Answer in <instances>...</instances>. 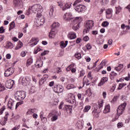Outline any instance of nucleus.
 <instances>
[{"label":"nucleus","mask_w":130,"mask_h":130,"mask_svg":"<svg viewBox=\"0 0 130 130\" xmlns=\"http://www.w3.org/2000/svg\"><path fill=\"white\" fill-rule=\"evenodd\" d=\"M63 20L67 22H69L71 20H72V24H73V29L75 31H77V30L80 28V22L78 23V22H81V21H82V18L76 17L73 18V17H72V13H66L63 16Z\"/></svg>","instance_id":"nucleus-1"},{"label":"nucleus","mask_w":130,"mask_h":130,"mask_svg":"<svg viewBox=\"0 0 130 130\" xmlns=\"http://www.w3.org/2000/svg\"><path fill=\"white\" fill-rule=\"evenodd\" d=\"M93 26H94L93 20H87L84 25L85 29L83 30V34H87V33H89L90 29L93 28Z\"/></svg>","instance_id":"nucleus-2"},{"label":"nucleus","mask_w":130,"mask_h":130,"mask_svg":"<svg viewBox=\"0 0 130 130\" xmlns=\"http://www.w3.org/2000/svg\"><path fill=\"white\" fill-rule=\"evenodd\" d=\"M125 106H126V103L124 102L122 104L118 107L117 109V114L118 116H115L116 119H118L120 115H121V114L124 112V110H125Z\"/></svg>","instance_id":"nucleus-3"},{"label":"nucleus","mask_w":130,"mask_h":130,"mask_svg":"<svg viewBox=\"0 0 130 130\" xmlns=\"http://www.w3.org/2000/svg\"><path fill=\"white\" fill-rule=\"evenodd\" d=\"M15 98L17 101H22L26 98V92L24 91H17L15 94Z\"/></svg>","instance_id":"nucleus-4"},{"label":"nucleus","mask_w":130,"mask_h":130,"mask_svg":"<svg viewBox=\"0 0 130 130\" xmlns=\"http://www.w3.org/2000/svg\"><path fill=\"white\" fill-rule=\"evenodd\" d=\"M65 101L68 102V103H71V104H73L75 108L77 107V106H78V104H79V103L76 101L75 96H73L72 98L70 97L66 99Z\"/></svg>","instance_id":"nucleus-5"},{"label":"nucleus","mask_w":130,"mask_h":130,"mask_svg":"<svg viewBox=\"0 0 130 130\" xmlns=\"http://www.w3.org/2000/svg\"><path fill=\"white\" fill-rule=\"evenodd\" d=\"M53 91L55 93L59 94V93H61L63 91V86L58 85H55L53 88Z\"/></svg>","instance_id":"nucleus-6"},{"label":"nucleus","mask_w":130,"mask_h":130,"mask_svg":"<svg viewBox=\"0 0 130 130\" xmlns=\"http://www.w3.org/2000/svg\"><path fill=\"white\" fill-rule=\"evenodd\" d=\"M14 84L15 82H14V80L9 79L6 82L5 86L8 89H12Z\"/></svg>","instance_id":"nucleus-7"},{"label":"nucleus","mask_w":130,"mask_h":130,"mask_svg":"<svg viewBox=\"0 0 130 130\" xmlns=\"http://www.w3.org/2000/svg\"><path fill=\"white\" fill-rule=\"evenodd\" d=\"M74 9L77 12H78V13H83V12H84V10L86 9V7L84 5H78Z\"/></svg>","instance_id":"nucleus-8"},{"label":"nucleus","mask_w":130,"mask_h":130,"mask_svg":"<svg viewBox=\"0 0 130 130\" xmlns=\"http://www.w3.org/2000/svg\"><path fill=\"white\" fill-rule=\"evenodd\" d=\"M14 73V70L12 68H9L5 72V77H10V76L13 75Z\"/></svg>","instance_id":"nucleus-9"},{"label":"nucleus","mask_w":130,"mask_h":130,"mask_svg":"<svg viewBox=\"0 0 130 130\" xmlns=\"http://www.w3.org/2000/svg\"><path fill=\"white\" fill-rule=\"evenodd\" d=\"M37 26L39 27V26H42L45 23V19L43 18L41 19H38L36 20Z\"/></svg>","instance_id":"nucleus-10"},{"label":"nucleus","mask_w":130,"mask_h":130,"mask_svg":"<svg viewBox=\"0 0 130 130\" xmlns=\"http://www.w3.org/2000/svg\"><path fill=\"white\" fill-rule=\"evenodd\" d=\"M48 78V75H44V76L39 80L40 86L43 85L44 84V82L46 81V80H47Z\"/></svg>","instance_id":"nucleus-11"},{"label":"nucleus","mask_w":130,"mask_h":130,"mask_svg":"<svg viewBox=\"0 0 130 130\" xmlns=\"http://www.w3.org/2000/svg\"><path fill=\"white\" fill-rule=\"evenodd\" d=\"M107 81H108V78L107 77L102 78L100 82L98 84V86L99 87H101V86H103V85L105 84V83H106Z\"/></svg>","instance_id":"nucleus-12"},{"label":"nucleus","mask_w":130,"mask_h":130,"mask_svg":"<svg viewBox=\"0 0 130 130\" xmlns=\"http://www.w3.org/2000/svg\"><path fill=\"white\" fill-rule=\"evenodd\" d=\"M73 106L66 105L64 107V110H66L68 113H72L73 112Z\"/></svg>","instance_id":"nucleus-13"},{"label":"nucleus","mask_w":130,"mask_h":130,"mask_svg":"<svg viewBox=\"0 0 130 130\" xmlns=\"http://www.w3.org/2000/svg\"><path fill=\"white\" fill-rule=\"evenodd\" d=\"M21 83L23 86L29 85V78H28V77H23L22 79Z\"/></svg>","instance_id":"nucleus-14"},{"label":"nucleus","mask_w":130,"mask_h":130,"mask_svg":"<svg viewBox=\"0 0 130 130\" xmlns=\"http://www.w3.org/2000/svg\"><path fill=\"white\" fill-rule=\"evenodd\" d=\"M68 37L69 39H76L77 38V35L75 32H71L68 34Z\"/></svg>","instance_id":"nucleus-15"},{"label":"nucleus","mask_w":130,"mask_h":130,"mask_svg":"<svg viewBox=\"0 0 130 130\" xmlns=\"http://www.w3.org/2000/svg\"><path fill=\"white\" fill-rule=\"evenodd\" d=\"M68 43H69V41H66L65 42L63 41H61L60 42V46L61 48H66L68 45Z\"/></svg>","instance_id":"nucleus-16"},{"label":"nucleus","mask_w":130,"mask_h":130,"mask_svg":"<svg viewBox=\"0 0 130 130\" xmlns=\"http://www.w3.org/2000/svg\"><path fill=\"white\" fill-rule=\"evenodd\" d=\"M70 8H71V5H70L69 3H66L61 7L62 11H66V10H68V9H70Z\"/></svg>","instance_id":"nucleus-17"},{"label":"nucleus","mask_w":130,"mask_h":130,"mask_svg":"<svg viewBox=\"0 0 130 130\" xmlns=\"http://www.w3.org/2000/svg\"><path fill=\"white\" fill-rule=\"evenodd\" d=\"M54 9H55V6L52 5L50 6V11H49V15L50 17H52L53 16V13L54 12Z\"/></svg>","instance_id":"nucleus-18"},{"label":"nucleus","mask_w":130,"mask_h":130,"mask_svg":"<svg viewBox=\"0 0 130 130\" xmlns=\"http://www.w3.org/2000/svg\"><path fill=\"white\" fill-rule=\"evenodd\" d=\"M23 43L21 41H19L16 45V47L15 48V50H18L20 49V48H22V47H23Z\"/></svg>","instance_id":"nucleus-19"},{"label":"nucleus","mask_w":130,"mask_h":130,"mask_svg":"<svg viewBox=\"0 0 130 130\" xmlns=\"http://www.w3.org/2000/svg\"><path fill=\"white\" fill-rule=\"evenodd\" d=\"M112 11V9H108L106 10V18L107 19H110L111 18V12Z\"/></svg>","instance_id":"nucleus-20"},{"label":"nucleus","mask_w":130,"mask_h":130,"mask_svg":"<svg viewBox=\"0 0 130 130\" xmlns=\"http://www.w3.org/2000/svg\"><path fill=\"white\" fill-rule=\"evenodd\" d=\"M14 105H15V102L13 101H9L8 103V107L10 109H13L14 108Z\"/></svg>","instance_id":"nucleus-21"},{"label":"nucleus","mask_w":130,"mask_h":130,"mask_svg":"<svg viewBox=\"0 0 130 130\" xmlns=\"http://www.w3.org/2000/svg\"><path fill=\"white\" fill-rule=\"evenodd\" d=\"M38 6L37 4L34 5L31 7V10L32 13H37L38 12Z\"/></svg>","instance_id":"nucleus-22"},{"label":"nucleus","mask_w":130,"mask_h":130,"mask_svg":"<svg viewBox=\"0 0 130 130\" xmlns=\"http://www.w3.org/2000/svg\"><path fill=\"white\" fill-rule=\"evenodd\" d=\"M76 126L78 128L82 129L84 126V123L81 121H78L76 123Z\"/></svg>","instance_id":"nucleus-23"},{"label":"nucleus","mask_w":130,"mask_h":130,"mask_svg":"<svg viewBox=\"0 0 130 130\" xmlns=\"http://www.w3.org/2000/svg\"><path fill=\"white\" fill-rule=\"evenodd\" d=\"M35 112H36V109H30L28 110L26 112V114L27 115H30L31 114H33Z\"/></svg>","instance_id":"nucleus-24"},{"label":"nucleus","mask_w":130,"mask_h":130,"mask_svg":"<svg viewBox=\"0 0 130 130\" xmlns=\"http://www.w3.org/2000/svg\"><path fill=\"white\" fill-rule=\"evenodd\" d=\"M108 112H110V106L109 105L106 106L104 110V113H108Z\"/></svg>","instance_id":"nucleus-25"},{"label":"nucleus","mask_w":130,"mask_h":130,"mask_svg":"<svg viewBox=\"0 0 130 130\" xmlns=\"http://www.w3.org/2000/svg\"><path fill=\"white\" fill-rule=\"evenodd\" d=\"M22 3V0H14V3L16 7H20Z\"/></svg>","instance_id":"nucleus-26"},{"label":"nucleus","mask_w":130,"mask_h":130,"mask_svg":"<svg viewBox=\"0 0 130 130\" xmlns=\"http://www.w3.org/2000/svg\"><path fill=\"white\" fill-rule=\"evenodd\" d=\"M123 68V64H120L119 66L115 68V71H117V72H120L121 71V69Z\"/></svg>","instance_id":"nucleus-27"},{"label":"nucleus","mask_w":130,"mask_h":130,"mask_svg":"<svg viewBox=\"0 0 130 130\" xmlns=\"http://www.w3.org/2000/svg\"><path fill=\"white\" fill-rule=\"evenodd\" d=\"M54 36H55V32L51 30L49 34V38H54Z\"/></svg>","instance_id":"nucleus-28"},{"label":"nucleus","mask_w":130,"mask_h":130,"mask_svg":"<svg viewBox=\"0 0 130 130\" xmlns=\"http://www.w3.org/2000/svg\"><path fill=\"white\" fill-rule=\"evenodd\" d=\"M32 62H33V59H32V58H29L27 60L26 66L27 67H29V66L32 64Z\"/></svg>","instance_id":"nucleus-29"},{"label":"nucleus","mask_w":130,"mask_h":130,"mask_svg":"<svg viewBox=\"0 0 130 130\" xmlns=\"http://www.w3.org/2000/svg\"><path fill=\"white\" fill-rule=\"evenodd\" d=\"M86 77V76H84L83 81V83L86 84L87 86H89L90 85V81L88 79H85V78Z\"/></svg>","instance_id":"nucleus-30"},{"label":"nucleus","mask_w":130,"mask_h":130,"mask_svg":"<svg viewBox=\"0 0 130 130\" xmlns=\"http://www.w3.org/2000/svg\"><path fill=\"white\" fill-rule=\"evenodd\" d=\"M38 6V13H42L43 12V8L40 5H37Z\"/></svg>","instance_id":"nucleus-31"},{"label":"nucleus","mask_w":130,"mask_h":130,"mask_svg":"<svg viewBox=\"0 0 130 130\" xmlns=\"http://www.w3.org/2000/svg\"><path fill=\"white\" fill-rule=\"evenodd\" d=\"M15 22L14 21H12L10 24L9 31H11V30H12V29H14V28H15Z\"/></svg>","instance_id":"nucleus-32"},{"label":"nucleus","mask_w":130,"mask_h":130,"mask_svg":"<svg viewBox=\"0 0 130 130\" xmlns=\"http://www.w3.org/2000/svg\"><path fill=\"white\" fill-rule=\"evenodd\" d=\"M58 118V116H57V115H54L51 118V121H55L57 120Z\"/></svg>","instance_id":"nucleus-33"},{"label":"nucleus","mask_w":130,"mask_h":130,"mask_svg":"<svg viewBox=\"0 0 130 130\" xmlns=\"http://www.w3.org/2000/svg\"><path fill=\"white\" fill-rule=\"evenodd\" d=\"M102 26L103 27H108V26H109V22H108V21H104L102 23Z\"/></svg>","instance_id":"nucleus-34"},{"label":"nucleus","mask_w":130,"mask_h":130,"mask_svg":"<svg viewBox=\"0 0 130 130\" xmlns=\"http://www.w3.org/2000/svg\"><path fill=\"white\" fill-rule=\"evenodd\" d=\"M66 88L68 90H70V89H74V88H76V87L73 84H69L67 86Z\"/></svg>","instance_id":"nucleus-35"},{"label":"nucleus","mask_w":130,"mask_h":130,"mask_svg":"<svg viewBox=\"0 0 130 130\" xmlns=\"http://www.w3.org/2000/svg\"><path fill=\"white\" fill-rule=\"evenodd\" d=\"M97 107L96 108H94V110H93L92 111V114L93 115H94V116H96V117H98V113L96 112H97Z\"/></svg>","instance_id":"nucleus-36"},{"label":"nucleus","mask_w":130,"mask_h":130,"mask_svg":"<svg viewBox=\"0 0 130 130\" xmlns=\"http://www.w3.org/2000/svg\"><path fill=\"white\" fill-rule=\"evenodd\" d=\"M90 109H91V106H86L85 107L83 111H84V112H88V111H89V110H90Z\"/></svg>","instance_id":"nucleus-37"},{"label":"nucleus","mask_w":130,"mask_h":130,"mask_svg":"<svg viewBox=\"0 0 130 130\" xmlns=\"http://www.w3.org/2000/svg\"><path fill=\"white\" fill-rule=\"evenodd\" d=\"M81 53H76L75 54V56L76 58H77L78 59H81V58H82V57L81 56Z\"/></svg>","instance_id":"nucleus-38"},{"label":"nucleus","mask_w":130,"mask_h":130,"mask_svg":"<svg viewBox=\"0 0 130 130\" xmlns=\"http://www.w3.org/2000/svg\"><path fill=\"white\" fill-rule=\"evenodd\" d=\"M6 90V87L3 84H0V92H3Z\"/></svg>","instance_id":"nucleus-39"},{"label":"nucleus","mask_w":130,"mask_h":130,"mask_svg":"<svg viewBox=\"0 0 130 130\" xmlns=\"http://www.w3.org/2000/svg\"><path fill=\"white\" fill-rule=\"evenodd\" d=\"M56 27H59V23L58 22H54L52 24V28H56Z\"/></svg>","instance_id":"nucleus-40"},{"label":"nucleus","mask_w":130,"mask_h":130,"mask_svg":"<svg viewBox=\"0 0 130 130\" xmlns=\"http://www.w3.org/2000/svg\"><path fill=\"white\" fill-rule=\"evenodd\" d=\"M109 3V0H102L101 4L102 5H107Z\"/></svg>","instance_id":"nucleus-41"},{"label":"nucleus","mask_w":130,"mask_h":130,"mask_svg":"<svg viewBox=\"0 0 130 130\" xmlns=\"http://www.w3.org/2000/svg\"><path fill=\"white\" fill-rule=\"evenodd\" d=\"M41 120L43 123H45L47 121V118L45 117H43V118H41Z\"/></svg>","instance_id":"nucleus-42"},{"label":"nucleus","mask_w":130,"mask_h":130,"mask_svg":"<svg viewBox=\"0 0 130 130\" xmlns=\"http://www.w3.org/2000/svg\"><path fill=\"white\" fill-rule=\"evenodd\" d=\"M73 68V64H70L69 66H68L67 69L66 71L67 72H70L71 70H72V68Z\"/></svg>","instance_id":"nucleus-43"},{"label":"nucleus","mask_w":130,"mask_h":130,"mask_svg":"<svg viewBox=\"0 0 130 130\" xmlns=\"http://www.w3.org/2000/svg\"><path fill=\"white\" fill-rule=\"evenodd\" d=\"M99 108H101V107H103V101H101V102H99V106H98Z\"/></svg>","instance_id":"nucleus-44"},{"label":"nucleus","mask_w":130,"mask_h":130,"mask_svg":"<svg viewBox=\"0 0 130 130\" xmlns=\"http://www.w3.org/2000/svg\"><path fill=\"white\" fill-rule=\"evenodd\" d=\"M121 11V8L120 7H116V14H118Z\"/></svg>","instance_id":"nucleus-45"},{"label":"nucleus","mask_w":130,"mask_h":130,"mask_svg":"<svg viewBox=\"0 0 130 130\" xmlns=\"http://www.w3.org/2000/svg\"><path fill=\"white\" fill-rule=\"evenodd\" d=\"M84 75H85V71L82 70L80 72L79 77H83Z\"/></svg>","instance_id":"nucleus-46"},{"label":"nucleus","mask_w":130,"mask_h":130,"mask_svg":"<svg viewBox=\"0 0 130 130\" xmlns=\"http://www.w3.org/2000/svg\"><path fill=\"white\" fill-rule=\"evenodd\" d=\"M117 126H118V128H120L121 127H122V126H123V122L118 123Z\"/></svg>","instance_id":"nucleus-47"},{"label":"nucleus","mask_w":130,"mask_h":130,"mask_svg":"<svg viewBox=\"0 0 130 130\" xmlns=\"http://www.w3.org/2000/svg\"><path fill=\"white\" fill-rule=\"evenodd\" d=\"M13 47L14 45H13V44L12 43L8 44V45H7V48H9V49H12V48H13Z\"/></svg>","instance_id":"nucleus-48"},{"label":"nucleus","mask_w":130,"mask_h":130,"mask_svg":"<svg viewBox=\"0 0 130 130\" xmlns=\"http://www.w3.org/2000/svg\"><path fill=\"white\" fill-rule=\"evenodd\" d=\"M117 99H118V96H114L113 99L112 100L111 102H115L117 101Z\"/></svg>","instance_id":"nucleus-49"},{"label":"nucleus","mask_w":130,"mask_h":130,"mask_svg":"<svg viewBox=\"0 0 130 130\" xmlns=\"http://www.w3.org/2000/svg\"><path fill=\"white\" fill-rule=\"evenodd\" d=\"M35 87L32 86L29 89L30 93H35Z\"/></svg>","instance_id":"nucleus-50"},{"label":"nucleus","mask_w":130,"mask_h":130,"mask_svg":"<svg viewBox=\"0 0 130 130\" xmlns=\"http://www.w3.org/2000/svg\"><path fill=\"white\" fill-rule=\"evenodd\" d=\"M81 2H82V0H76L73 4V6L74 7L75 6H77V5H78V4H79V3H81Z\"/></svg>","instance_id":"nucleus-51"},{"label":"nucleus","mask_w":130,"mask_h":130,"mask_svg":"<svg viewBox=\"0 0 130 130\" xmlns=\"http://www.w3.org/2000/svg\"><path fill=\"white\" fill-rule=\"evenodd\" d=\"M89 37L88 36H86L83 38V41H85V42H87V41H89Z\"/></svg>","instance_id":"nucleus-52"},{"label":"nucleus","mask_w":130,"mask_h":130,"mask_svg":"<svg viewBox=\"0 0 130 130\" xmlns=\"http://www.w3.org/2000/svg\"><path fill=\"white\" fill-rule=\"evenodd\" d=\"M5 109H6V106H4L3 108L0 109V114H3V112L5 111Z\"/></svg>","instance_id":"nucleus-53"},{"label":"nucleus","mask_w":130,"mask_h":130,"mask_svg":"<svg viewBox=\"0 0 130 130\" xmlns=\"http://www.w3.org/2000/svg\"><path fill=\"white\" fill-rule=\"evenodd\" d=\"M57 3L58 7H60V8L62 7V6L63 5V4H62V2H57Z\"/></svg>","instance_id":"nucleus-54"},{"label":"nucleus","mask_w":130,"mask_h":130,"mask_svg":"<svg viewBox=\"0 0 130 130\" xmlns=\"http://www.w3.org/2000/svg\"><path fill=\"white\" fill-rule=\"evenodd\" d=\"M21 104H23V102L17 103L16 105L15 109H17V108H18V107H19Z\"/></svg>","instance_id":"nucleus-55"},{"label":"nucleus","mask_w":130,"mask_h":130,"mask_svg":"<svg viewBox=\"0 0 130 130\" xmlns=\"http://www.w3.org/2000/svg\"><path fill=\"white\" fill-rule=\"evenodd\" d=\"M91 48H92V46H91V45L90 44V43H88L86 45V49H91Z\"/></svg>","instance_id":"nucleus-56"},{"label":"nucleus","mask_w":130,"mask_h":130,"mask_svg":"<svg viewBox=\"0 0 130 130\" xmlns=\"http://www.w3.org/2000/svg\"><path fill=\"white\" fill-rule=\"evenodd\" d=\"M0 33H5V29H4V26H1L0 27Z\"/></svg>","instance_id":"nucleus-57"},{"label":"nucleus","mask_w":130,"mask_h":130,"mask_svg":"<svg viewBox=\"0 0 130 130\" xmlns=\"http://www.w3.org/2000/svg\"><path fill=\"white\" fill-rule=\"evenodd\" d=\"M8 120L4 119L3 122H0V124H2V125H6V123H7V121Z\"/></svg>","instance_id":"nucleus-58"},{"label":"nucleus","mask_w":130,"mask_h":130,"mask_svg":"<svg viewBox=\"0 0 130 130\" xmlns=\"http://www.w3.org/2000/svg\"><path fill=\"white\" fill-rule=\"evenodd\" d=\"M19 128H20V125H17L15 126L14 127H13L12 130H17L19 129Z\"/></svg>","instance_id":"nucleus-59"},{"label":"nucleus","mask_w":130,"mask_h":130,"mask_svg":"<svg viewBox=\"0 0 130 130\" xmlns=\"http://www.w3.org/2000/svg\"><path fill=\"white\" fill-rule=\"evenodd\" d=\"M122 88H123V86H122V85L121 83L119 85L117 90H121V89H122Z\"/></svg>","instance_id":"nucleus-60"},{"label":"nucleus","mask_w":130,"mask_h":130,"mask_svg":"<svg viewBox=\"0 0 130 130\" xmlns=\"http://www.w3.org/2000/svg\"><path fill=\"white\" fill-rule=\"evenodd\" d=\"M104 65L101 64V63L99 65L98 69L99 70H101V69H103Z\"/></svg>","instance_id":"nucleus-61"},{"label":"nucleus","mask_w":130,"mask_h":130,"mask_svg":"<svg viewBox=\"0 0 130 130\" xmlns=\"http://www.w3.org/2000/svg\"><path fill=\"white\" fill-rule=\"evenodd\" d=\"M21 56H22V57H24L26 56V52L25 51H23L21 53Z\"/></svg>","instance_id":"nucleus-62"},{"label":"nucleus","mask_w":130,"mask_h":130,"mask_svg":"<svg viewBox=\"0 0 130 130\" xmlns=\"http://www.w3.org/2000/svg\"><path fill=\"white\" fill-rule=\"evenodd\" d=\"M8 116H9V113H7L6 114V115L4 116V119H5L6 120H8Z\"/></svg>","instance_id":"nucleus-63"},{"label":"nucleus","mask_w":130,"mask_h":130,"mask_svg":"<svg viewBox=\"0 0 130 130\" xmlns=\"http://www.w3.org/2000/svg\"><path fill=\"white\" fill-rule=\"evenodd\" d=\"M81 41H82V39H81V38H78L76 40V43L79 44V43H80Z\"/></svg>","instance_id":"nucleus-64"}]
</instances>
